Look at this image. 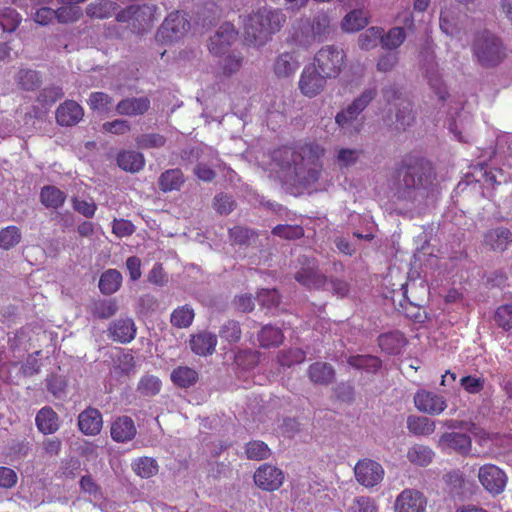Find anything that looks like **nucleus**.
Listing matches in <instances>:
<instances>
[{
	"mask_svg": "<svg viewBox=\"0 0 512 512\" xmlns=\"http://www.w3.org/2000/svg\"><path fill=\"white\" fill-rule=\"evenodd\" d=\"M91 313L99 319H108L118 311L117 303L114 299H98L92 303Z\"/></svg>",
	"mask_w": 512,
	"mask_h": 512,
	"instance_id": "nucleus-43",
	"label": "nucleus"
},
{
	"mask_svg": "<svg viewBox=\"0 0 512 512\" xmlns=\"http://www.w3.org/2000/svg\"><path fill=\"white\" fill-rule=\"evenodd\" d=\"M399 289H392L385 293L386 298H390L397 310L403 313L407 318L416 322L423 323L427 319L425 308L413 301L408 297V283L403 282L399 284Z\"/></svg>",
	"mask_w": 512,
	"mask_h": 512,
	"instance_id": "nucleus-7",
	"label": "nucleus"
},
{
	"mask_svg": "<svg viewBox=\"0 0 512 512\" xmlns=\"http://www.w3.org/2000/svg\"><path fill=\"white\" fill-rule=\"evenodd\" d=\"M172 382L180 388H188L198 380L197 372L187 366H179L171 373Z\"/></svg>",
	"mask_w": 512,
	"mask_h": 512,
	"instance_id": "nucleus-40",
	"label": "nucleus"
},
{
	"mask_svg": "<svg viewBox=\"0 0 512 512\" xmlns=\"http://www.w3.org/2000/svg\"><path fill=\"white\" fill-rule=\"evenodd\" d=\"M299 269L294 274V279L303 287L309 290L325 289L328 278L319 270L318 262L315 258L300 256L298 258Z\"/></svg>",
	"mask_w": 512,
	"mask_h": 512,
	"instance_id": "nucleus-6",
	"label": "nucleus"
},
{
	"mask_svg": "<svg viewBox=\"0 0 512 512\" xmlns=\"http://www.w3.org/2000/svg\"><path fill=\"white\" fill-rule=\"evenodd\" d=\"M150 108V100L147 97H132L121 100L116 105V112L120 115H142Z\"/></svg>",
	"mask_w": 512,
	"mask_h": 512,
	"instance_id": "nucleus-26",
	"label": "nucleus"
},
{
	"mask_svg": "<svg viewBox=\"0 0 512 512\" xmlns=\"http://www.w3.org/2000/svg\"><path fill=\"white\" fill-rule=\"evenodd\" d=\"M414 404L419 411L433 416L440 415L447 408V402L443 396L427 390H421L415 394Z\"/></svg>",
	"mask_w": 512,
	"mask_h": 512,
	"instance_id": "nucleus-17",
	"label": "nucleus"
},
{
	"mask_svg": "<svg viewBox=\"0 0 512 512\" xmlns=\"http://www.w3.org/2000/svg\"><path fill=\"white\" fill-rule=\"evenodd\" d=\"M185 182L181 169L173 168L164 171L158 179V187L164 192L179 191Z\"/></svg>",
	"mask_w": 512,
	"mask_h": 512,
	"instance_id": "nucleus-30",
	"label": "nucleus"
},
{
	"mask_svg": "<svg viewBox=\"0 0 512 512\" xmlns=\"http://www.w3.org/2000/svg\"><path fill=\"white\" fill-rule=\"evenodd\" d=\"M406 343V338L400 331L384 333L378 338L380 349L390 355L399 354Z\"/></svg>",
	"mask_w": 512,
	"mask_h": 512,
	"instance_id": "nucleus-29",
	"label": "nucleus"
},
{
	"mask_svg": "<svg viewBox=\"0 0 512 512\" xmlns=\"http://www.w3.org/2000/svg\"><path fill=\"white\" fill-rule=\"evenodd\" d=\"M122 284V275L116 269L104 271L99 279V289L105 295H111L119 290Z\"/></svg>",
	"mask_w": 512,
	"mask_h": 512,
	"instance_id": "nucleus-37",
	"label": "nucleus"
},
{
	"mask_svg": "<svg viewBox=\"0 0 512 512\" xmlns=\"http://www.w3.org/2000/svg\"><path fill=\"white\" fill-rule=\"evenodd\" d=\"M512 243V233L508 228L498 227L484 234L483 244L490 250L503 252Z\"/></svg>",
	"mask_w": 512,
	"mask_h": 512,
	"instance_id": "nucleus-22",
	"label": "nucleus"
},
{
	"mask_svg": "<svg viewBox=\"0 0 512 512\" xmlns=\"http://www.w3.org/2000/svg\"><path fill=\"white\" fill-rule=\"evenodd\" d=\"M384 29L381 27H370L359 36L358 45L362 50H370L377 46Z\"/></svg>",
	"mask_w": 512,
	"mask_h": 512,
	"instance_id": "nucleus-55",
	"label": "nucleus"
},
{
	"mask_svg": "<svg viewBox=\"0 0 512 512\" xmlns=\"http://www.w3.org/2000/svg\"><path fill=\"white\" fill-rule=\"evenodd\" d=\"M375 95V89H366L346 109L337 113L335 121L339 127L342 129H350L360 113L374 99Z\"/></svg>",
	"mask_w": 512,
	"mask_h": 512,
	"instance_id": "nucleus-11",
	"label": "nucleus"
},
{
	"mask_svg": "<svg viewBox=\"0 0 512 512\" xmlns=\"http://www.w3.org/2000/svg\"><path fill=\"white\" fill-rule=\"evenodd\" d=\"M92 111L107 113L112 106L113 99L104 92H92L87 101Z\"/></svg>",
	"mask_w": 512,
	"mask_h": 512,
	"instance_id": "nucleus-51",
	"label": "nucleus"
},
{
	"mask_svg": "<svg viewBox=\"0 0 512 512\" xmlns=\"http://www.w3.org/2000/svg\"><path fill=\"white\" fill-rule=\"evenodd\" d=\"M213 208L221 215H228L235 208V202L231 196L220 193L213 199Z\"/></svg>",
	"mask_w": 512,
	"mask_h": 512,
	"instance_id": "nucleus-63",
	"label": "nucleus"
},
{
	"mask_svg": "<svg viewBox=\"0 0 512 512\" xmlns=\"http://www.w3.org/2000/svg\"><path fill=\"white\" fill-rule=\"evenodd\" d=\"M352 512H378L374 499L368 496L355 497L351 505Z\"/></svg>",
	"mask_w": 512,
	"mask_h": 512,
	"instance_id": "nucleus-64",
	"label": "nucleus"
},
{
	"mask_svg": "<svg viewBox=\"0 0 512 512\" xmlns=\"http://www.w3.org/2000/svg\"><path fill=\"white\" fill-rule=\"evenodd\" d=\"M55 20L60 24L77 22L82 17V11L78 6L61 5L54 9Z\"/></svg>",
	"mask_w": 512,
	"mask_h": 512,
	"instance_id": "nucleus-48",
	"label": "nucleus"
},
{
	"mask_svg": "<svg viewBox=\"0 0 512 512\" xmlns=\"http://www.w3.org/2000/svg\"><path fill=\"white\" fill-rule=\"evenodd\" d=\"M16 81L23 90L32 91L41 84V76L35 70L20 69L16 75Z\"/></svg>",
	"mask_w": 512,
	"mask_h": 512,
	"instance_id": "nucleus-45",
	"label": "nucleus"
},
{
	"mask_svg": "<svg viewBox=\"0 0 512 512\" xmlns=\"http://www.w3.org/2000/svg\"><path fill=\"white\" fill-rule=\"evenodd\" d=\"M134 421L128 416L118 417L111 425V437L114 441L123 443L132 440L136 435Z\"/></svg>",
	"mask_w": 512,
	"mask_h": 512,
	"instance_id": "nucleus-23",
	"label": "nucleus"
},
{
	"mask_svg": "<svg viewBox=\"0 0 512 512\" xmlns=\"http://www.w3.org/2000/svg\"><path fill=\"white\" fill-rule=\"evenodd\" d=\"M21 22L20 15L12 8H5L0 12V27L4 32L15 31Z\"/></svg>",
	"mask_w": 512,
	"mask_h": 512,
	"instance_id": "nucleus-56",
	"label": "nucleus"
},
{
	"mask_svg": "<svg viewBox=\"0 0 512 512\" xmlns=\"http://www.w3.org/2000/svg\"><path fill=\"white\" fill-rule=\"evenodd\" d=\"M299 68V62L292 52L279 54L273 64V72L278 78H287L293 75Z\"/></svg>",
	"mask_w": 512,
	"mask_h": 512,
	"instance_id": "nucleus-27",
	"label": "nucleus"
},
{
	"mask_svg": "<svg viewBox=\"0 0 512 512\" xmlns=\"http://www.w3.org/2000/svg\"><path fill=\"white\" fill-rule=\"evenodd\" d=\"M408 430L417 436H428L435 431V422L425 416L411 415L407 418Z\"/></svg>",
	"mask_w": 512,
	"mask_h": 512,
	"instance_id": "nucleus-38",
	"label": "nucleus"
},
{
	"mask_svg": "<svg viewBox=\"0 0 512 512\" xmlns=\"http://www.w3.org/2000/svg\"><path fill=\"white\" fill-rule=\"evenodd\" d=\"M237 38V31L233 24L224 23L209 40V51L214 55H222Z\"/></svg>",
	"mask_w": 512,
	"mask_h": 512,
	"instance_id": "nucleus-18",
	"label": "nucleus"
},
{
	"mask_svg": "<svg viewBox=\"0 0 512 512\" xmlns=\"http://www.w3.org/2000/svg\"><path fill=\"white\" fill-rule=\"evenodd\" d=\"M257 236L258 234L248 227L234 226L229 229V238L234 245H249L251 239Z\"/></svg>",
	"mask_w": 512,
	"mask_h": 512,
	"instance_id": "nucleus-50",
	"label": "nucleus"
},
{
	"mask_svg": "<svg viewBox=\"0 0 512 512\" xmlns=\"http://www.w3.org/2000/svg\"><path fill=\"white\" fill-rule=\"evenodd\" d=\"M406 39V32L403 27H393L386 34L380 37L384 49L394 50L400 47Z\"/></svg>",
	"mask_w": 512,
	"mask_h": 512,
	"instance_id": "nucleus-44",
	"label": "nucleus"
},
{
	"mask_svg": "<svg viewBox=\"0 0 512 512\" xmlns=\"http://www.w3.org/2000/svg\"><path fill=\"white\" fill-rule=\"evenodd\" d=\"M235 362L244 369H252L259 363V352L253 350H241L235 355Z\"/></svg>",
	"mask_w": 512,
	"mask_h": 512,
	"instance_id": "nucleus-61",
	"label": "nucleus"
},
{
	"mask_svg": "<svg viewBox=\"0 0 512 512\" xmlns=\"http://www.w3.org/2000/svg\"><path fill=\"white\" fill-rule=\"evenodd\" d=\"M308 377L311 382L327 386L335 379V370L332 365L326 362H315L308 368Z\"/></svg>",
	"mask_w": 512,
	"mask_h": 512,
	"instance_id": "nucleus-28",
	"label": "nucleus"
},
{
	"mask_svg": "<svg viewBox=\"0 0 512 512\" xmlns=\"http://www.w3.org/2000/svg\"><path fill=\"white\" fill-rule=\"evenodd\" d=\"M368 25V18L361 9H354L347 13L341 21V29L347 33H355Z\"/></svg>",
	"mask_w": 512,
	"mask_h": 512,
	"instance_id": "nucleus-36",
	"label": "nucleus"
},
{
	"mask_svg": "<svg viewBox=\"0 0 512 512\" xmlns=\"http://www.w3.org/2000/svg\"><path fill=\"white\" fill-rule=\"evenodd\" d=\"M460 385L467 393L478 394L484 389L485 378L467 375L460 379Z\"/></svg>",
	"mask_w": 512,
	"mask_h": 512,
	"instance_id": "nucleus-62",
	"label": "nucleus"
},
{
	"mask_svg": "<svg viewBox=\"0 0 512 512\" xmlns=\"http://www.w3.org/2000/svg\"><path fill=\"white\" fill-rule=\"evenodd\" d=\"M194 317L195 313L193 308L185 304L173 310L170 316V322L172 326L176 328H188L192 324Z\"/></svg>",
	"mask_w": 512,
	"mask_h": 512,
	"instance_id": "nucleus-42",
	"label": "nucleus"
},
{
	"mask_svg": "<svg viewBox=\"0 0 512 512\" xmlns=\"http://www.w3.org/2000/svg\"><path fill=\"white\" fill-rule=\"evenodd\" d=\"M272 234L286 240H296L304 236V229L300 225L279 224L272 229Z\"/></svg>",
	"mask_w": 512,
	"mask_h": 512,
	"instance_id": "nucleus-54",
	"label": "nucleus"
},
{
	"mask_svg": "<svg viewBox=\"0 0 512 512\" xmlns=\"http://www.w3.org/2000/svg\"><path fill=\"white\" fill-rule=\"evenodd\" d=\"M306 359L305 352L300 348H289L277 354V362L282 367H291L300 364Z\"/></svg>",
	"mask_w": 512,
	"mask_h": 512,
	"instance_id": "nucleus-47",
	"label": "nucleus"
},
{
	"mask_svg": "<svg viewBox=\"0 0 512 512\" xmlns=\"http://www.w3.org/2000/svg\"><path fill=\"white\" fill-rule=\"evenodd\" d=\"M257 338L262 348L278 347L285 339L283 331L273 325L263 326Z\"/></svg>",
	"mask_w": 512,
	"mask_h": 512,
	"instance_id": "nucleus-35",
	"label": "nucleus"
},
{
	"mask_svg": "<svg viewBox=\"0 0 512 512\" xmlns=\"http://www.w3.org/2000/svg\"><path fill=\"white\" fill-rule=\"evenodd\" d=\"M21 231L17 226H7L0 231V248L10 250L21 241Z\"/></svg>",
	"mask_w": 512,
	"mask_h": 512,
	"instance_id": "nucleus-49",
	"label": "nucleus"
},
{
	"mask_svg": "<svg viewBox=\"0 0 512 512\" xmlns=\"http://www.w3.org/2000/svg\"><path fill=\"white\" fill-rule=\"evenodd\" d=\"M325 149L316 142H299L294 146L284 145L273 152V159L283 167H293L297 176L306 171L312 176L319 172L320 160Z\"/></svg>",
	"mask_w": 512,
	"mask_h": 512,
	"instance_id": "nucleus-2",
	"label": "nucleus"
},
{
	"mask_svg": "<svg viewBox=\"0 0 512 512\" xmlns=\"http://www.w3.org/2000/svg\"><path fill=\"white\" fill-rule=\"evenodd\" d=\"M118 9V4L111 0H98L86 6V15L93 19H106L113 16Z\"/></svg>",
	"mask_w": 512,
	"mask_h": 512,
	"instance_id": "nucleus-33",
	"label": "nucleus"
},
{
	"mask_svg": "<svg viewBox=\"0 0 512 512\" xmlns=\"http://www.w3.org/2000/svg\"><path fill=\"white\" fill-rule=\"evenodd\" d=\"M435 172L431 163L422 157L406 155L394 172L391 187L393 204H414L427 196L429 188L435 180Z\"/></svg>",
	"mask_w": 512,
	"mask_h": 512,
	"instance_id": "nucleus-1",
	"label": "nucleus"
},
{
	"mask_svg": "<svg viewBox=\"0 0 512 512\" xmlns=\"http://www.w3.org/2000/svg\"><path fill=\"white\" fill-rule=\"evenodd\" d=\"M285 21L281 10L258 9L244 21V39L248 44L262 46L280 31Z\"/></svg>",
	"mask_w": 512,
	"mask_h": 512,
	"instance_id": "nucleus-3",
	"label": "nucleus"
},
{
	"mask_svg": "<svg viewBox=\"0 0 512 512\" xmlns=\"http://www.w3.org/2000/svg\"><path fill=\"white\" fill-rule=\"evenodd\" d=\"M137 334V327L131 317H121L112 321L107 329L108 337L117 343L127 344L133 341Z\"/></svg>",
	"mask_w": 512,
	"mask_h": 512,
	"instance_id": "nucleus-16",
	"label": "nucleus"
},
{
	"mask_svg": "<svg viewBox=\"0 0 512 512\" xmlns=\"http://www.w3.org/2000/svg\"><path fill=\"white\" fill-rule=\"evenodd\" d=\"M103 425L102 414L96 408L88 407L78 416V427L85 435L95 436Z\"/></svg>",
	"mask_w": 512,
	"mask_h": 512,
	"instance_id": "nucleus-21",
	"label": "nucleus"
},
{
	"mask_svg": "<svg viewBox=\"0 0 512 512\" xmlns=\"http://www.w3.org/2000/svg\"><path fill=\"white\" fill-rule=\"evenodd\" d=\"M245 453L248 459L260 461L267 459L271 451L263 441L254 440L246 444Z\"/></svg>",
	"mask_w": 512,
	"mask_h": 512,
	"instance_id": "nucleus-52",
	"label": "nucleus"
},
{
	"mask_svg": "<svg viewBox=\"0 0 512 512\" xmlns=\"http://www.w3.org/2000/svg\"><path fill=\"white\" fill-rule=\"evenodd\" d=\"M327 79L314 65L309 64L302 70L298 87L304 96L314 98L325 89Z\"/></svg>",
	"mask_w": 512,
	"mask_h": 512,
	"instance_id": "nucleus-10",
	"label": "nucleus"
},
{
	"mask_svg": "<svg viewBox=\"0 0 512 512\" xmlns=\"http://www.w3.org/2000/svg\"><path fill=\"white\" fill-rule=\"evenodd\" d=\"M427 498L425 495L413 488L404 489L394 503L395 512H425Z\"/></svg>",
	"mask_w": 512,
	"mask_h": 512,
	"instance_id": "nucleus-14",
	"label": "nucleus"
},
{
	"mask_svg": "<svg viewBox=\"0 0 512 512\" xmlns=\"http://www.w3.org/2000/svg\"><path fill=\"white\" fill-rule=\"evenodd\" d=\"M190 23L179 11L170 13L156 33V40L170 44L181 39L189 30Z\"/></svg>",
	"mask_w": 512,
	"mask_h": 512,
	"instance_id": "nucleus-8",
	"label": "nucleus"
},
{
	"mask_svg": "<svg viewBox=\"0 0 512 512\" xmlns=\"http://www.w3.org/2000/svg\"><path fill=\"white\" fill-rule=\"evenodd\" d=\"M439 445L443 451L455 452L466 456L472 448V440L469 435L459 432H446L439 440Z\"/></svg>",
	"mask_w": 512,
	"mask_h": 512,
	"instance_id": "nucleus-19",
	"label": "nucleus"
},
{
	"mask_svg": "<svg viewBox=\"0 0 512 512\" xmlns=\"http://www.w3.org/2000/svg\"><path fill=\"white\" fill-rule=\"evenodd\" d=\"M37 429L45 434H54L60 427L58 414L49 406L38 411L35 417Z\"/></svg>",
	"mask_w": 512,
	"mask_h": 512,
	"instance_id": "nucleus-25",
	"label": "nucleus"
},
{
	"mask_svg": "<svg viewBox=\"0 0 512 512\" xmlns=\"http://www.w3.org/2000/svg\"><path fill=\"white\" fill-rule=\"evenodd\" d=\"M494 319L500 328L506 331L512 329V304L499 306L495 311Z\"/></svg>",
	"mask_w": 512,
	"mask_h": 512,
	"instance_id": "nucleus-60",
	"label": "nucleus"
},
{
	"mask_svg": "<svg viewBox=\"0 0 512 512\" xmlns=\"http://www.w3.org/2000/svg\"><path fill=\"white\" fill-rule=\"evenodd\" d=\"M434 452L427 446L416 444L408 449V460L417 466H427L432 462Z\"/></svg>",
	"mask_w": 512,
	"mask_h": 512,
	"instance_id": "nucleus-41",
	"label": "nucleus"
},
{
	"mask_svg": "<svg viewBox=\"0 0 512 512\" xmlns=\"http://www.w3.org/2000/svg\"><path fill=\"white\" fill-rule=\"evenodd\" d=\"M347 363L355 369L376 373L382 366V361L373 355H353L347 359Z\"/></svg>",
	"mask_w": 512,
	"mask_h": 512,
	"instance_id": "nucleus-39",
	"label": "nucleus"
},
{
	"mask_svg": "<svg viewBox=\"0 0 512 512\" xmlns=\"http://www.w3.org/2000/svg\"><path fill=\"white\" fill-rule=\"evenodd\" d=\"M241 334L240 324L235 320L226 321L219 330L221 339L228 343H237L241 339Z\"/></svg>",
	"mask_w": 512,
	"mask_h": 512,
	"instance_id": "nucleus-57",
	"label": "nucleus"
},
{
	"mask_svg": "<svg viewBox=\"0 0 512 512\" xmlns=\"http://www.w3.org/2000/svg\"><path fill=\"white\" fill-rule=\"evenodd\" d=\"M217 345V336L211 332L203 331L194 334L190 339L191 350L200 356H207L214 353Z\"/></svg>",
	"mask_w": 512,
	"mask_h": 512,
	"instance_id": "nucleus-24",
	"label": "nucleus"
},
{
	"mask_svg": "<svg viewBox=\"0 0 512 512\" xmlns=\"http://www.w3.org/2000/svg\"><path fill=\"white\" fill-rule=\"evenodd\" d=\"M161 390V381L153 375H144L141 377L137 391L144 396H155Z\"/></svg>",
	"mask_w": 512,
	"mask_h": 512,
	"instance_id": "nucleus-53",
	"label": "nucleus"
},
{
	"mask_svg": "<svg viewBox=\"0 0 512 512\" xmlns=\"http://www.w3.org/2000/svg\"><path fill=\"white\" fill-rule=\"evenodd\" d=\"M444 481L451 493L460 494L465 486V476L460 470H453L444 476Z\"/></svg>",
	"mask_w": 512,
	"mask_h": 512,
	"instance_id": "nucleus-59",
	"label": "nucleus"
},
{
	"mask_svg": "<svg viewBox=\"0 0 512 512\" xmlns=\"http://www.w3.org/2000/svg\"><path fill=\"white\" fill-rule=\"evenodd\" d=\"M134 472L141 478H150L158 473V464L154 458L140 457L132 464Z\"/></svg>",
	"mask_w": 512,
	"mask_h": 512,
	"instance_id": "nucleus-46",
	"label": "nucleus"
},
{
	"mask_svg": "<svg viewBox=\"0 0 512 512\" xmlns=\"http://www.w3.org/2000/svg\"><path fill=\"white\" fill-rule=\"evenodd\" d=\"M117 164L124 171L139 172L145 166V158L142 153L136 151H123L117 156Z\"/></svg>",
	"mask_w": 512,
	"mask_h": 512,
	"instance_id": "nucleus-34",
	"label": "nucleus"
},
{
	"mask_svg": "<svg viewBox=\"0 0 512 512\" xmlns=\"http://www.w3.org/2000/svg\"><path fill=\"white\" fill-rule=\"evenodd\" d=\"M84 116L83 108L74 100H66L58 106L55 112L56 122L60 126H74Z\"/></svg>",
	"mask_w": 512,
	"mask_h": 512,
	"instance_id": "nucleus-20",
	"label": "nucleus"
},
{
	"mask_svg": "<svg viewBox=\"0 0 512 512\" xmlns=\"http://www.w3.org/2000/svg\"><path fill=\"white\" fill-rule=\"evenodd\" d=\"M473 53L484 67L497 66L506 56L501 40L489 31L477 34L473 43Z\"/></svg>",
	"mask_w": 512,
	"mask_h": 512,
	"instance_id": "nucleus-4",
	"label": "nucleus"
},
{
	"mask_svg": "<svg viewBox=\"0 0 512 512\" xmlns=\"http://www.w3.org/2000/svg\"><path fill=\"white\" fill-rule=\"evenodd\" d=\"M283 481V471L270 464L261 465L254 474L255 484L265 491L278 490L282 486Z\"/></svg>",
	"mask_w": 512,
	"mask_h": 512,
	"instance_id": "nucleus-15",
	"label": "nucleus"
},
{
	"mask_svg": "<svg viewBox=\"0 0 512 512\" xmlns=\"http://www.w3.org/2000/svg\"><path fill=\"white\" fill-rule=\"evenodd\" d=\"M354 474L357 482L366 487L373 488L384 478V469L378 462L372 459H361L354 467Z\"/></svg>",
	"mask_w": 512,
	"mask_h": 512,
	"instance_id": "nucleus-13",
	"label": "nucleus"
},
{
	"mask_svg": "<svg viewBox=\"0 0 512 512\" xmlns=\"http://www.w3.org/2000/svg\"><path fill=\"white\" fill-rule=\"evenodd\" d=\"M66 198V193L54 185H46L41 188L40 202L48 209L61 208L64 205Z\"/></svg>",
	"mask_w": 512,
	"mask_h": 512,
	"instance_id": "nucleus-32",
	"label": "nucleus"
},
{
	"mask_svg": "<svg viewBox=\"0 0 512 512\" xmlns=\"http://www.w3.org/2000/svg\"><path fill=\"white\" fill-rule=\"evenodd\" d=\"M478 479L487 492L496 496L505 490L508 478L498 466L485 464L479 468Z\"/></svg>",
	"mask_w": 512,
	"mask_h": 512,
	"instance_id": "nucleus-12",
	"label": "nucleus"
},
{
	"mask_svg": "<svg viewBox=\"0 0 512 512\" xmlns=\"http://www.w3.org/2000/svg\"><path fill=\"white\" fill-rule=\"evenodd\" d=\"M383 97L388 104H394L397 107L396 121L399 126L405 130L415 120L412 110V103L402 97V93L395 86H390L383 90Z\"/></svg>",
	"mask_w": 512,
	"mask_h": 512,
	"instance_id": "nucleus-9",
	"label": "nucleus"
},
{
	"mask_svg": "<svg viewBox=\"0 0 512 512\" xmlns=\"http://www.w3.org/2000/svg\"><path fill=\"white\" fill-rule=\"evenodd\" d=\"M311 36L313 40L322 42L332 32L331 20L326 12H318L311 20Z\"/></svg>",
	"mask_w": 512,
	"mask_h": 512,
	"instance_id": "nucleus-31",
	"label": "nucleus"
},
{
	"mask_svg": "<svg viewBox=\"0 0 512 512\" xmlns=\"http://www.w3.org/2000/svg\"><path fill=\"white\" fill-rule=\"evenodd\" d=\"M345 54L334 45L323 46L314 56V65L328 79L337 78L344 65Z\"/></svg>",
	"mask_w": 512,
	"mask_h": 512,
	"instance_id": "nucleus-5",
	"label": "nucleus"
},
{
	"mask_svg": "<svg viewBox=\"0 0 512 512\" xmlns=\"http://www.w3.org/2000/svg\"><path fill=\"white\" fill-rule=\"evenodd\" d=\"M165 143V136L159 133L142 134L136 138V144L141 149L161 148Z\"/></svg>",
	"mask_w": 512,
	"mask_h": 512,
	"instance_id": "nucleus-58",
	"label": "nucleus"
}]
</instances>
